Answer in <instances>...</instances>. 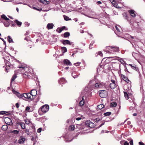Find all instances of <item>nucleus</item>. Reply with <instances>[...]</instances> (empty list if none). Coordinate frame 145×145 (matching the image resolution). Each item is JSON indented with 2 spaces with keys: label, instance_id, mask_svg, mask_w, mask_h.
Returning <instances> with one entry per match:
<instances>
[{
  "label": "nucleus",
  "instance_id": "1",
  "mask_svg": "<svg viewBox=\"0 0 145 145\" xmlns=\"http://www.w3.org/2000/svg\"><path fill=\"white\" fill-rule=\"evenodd\" d=\"M105 51L108 53L110 54L111 53L110 51L115 52H119V49L118 47L116 46H107Z\"/></svg>",
  "mask_w": 145,
  "mask_h": 145
},
{
  "label": "nucleus",
  "instance_id": "2",
  "mask_svg": "<svg viewBox=\"0 0 145 145\" xmlns=\"http://www.w3.org/2000/svg\"><path fill=\"white\" fill-rule=\"evenodd\" d=\"M19 67L20 69L22 68L23 69H25L24 70H25L26 72L22 74V75L24 78H30V77H31L30 75H31V73L29 72H27V71L29 70L27 68H25V67H23L22 66H20Z\"/></svg>",
  "mask_w": 145,
  "mask_h": 145
},
{
  "label": "nucleus",
  "instance_id": "3",
  "mask_svg": "<svg viewBox=\"0 0 145 145\" xmlns=\"http://www.w3.org/2000/svg\"><path fill=\"white\" fill-rule=\"evenodd\" d=\"M99 96L101 98H105L108 95V92L106 90H102L99 91Z\"/></svg>",
  "mask_w": 145,
  "mask_h": 145
},
{
  "label": "nucleus",
  "instance_id": "4",
  "mask_svg": "<svg viewBox=\"0 0 145 145\" xmlns=\"http://www.w3.org/2000/svg\"><path fill=\"white\" fill-rule=\"evenodd\" d=\"M86 125L91 128H94L95 126V124L90 121H87L85 122Z\"/></svg>",
  "mask_w": 145,
  "mask_h": 145
},
{
  "label": "nucleus",
  "instance_id": "5",
  "mask_svg": "<svg viewBox=\"0 0 145 145\" xmlns=\"http://www.w3.org/2000/svg\"><path fill=\"white\" fill-rule=\"evenodd\" d=\"M42 111L44 113L47 112L49 109V106L45 105L43 106L41 108Z\"/></svg>",
  "mask_w": 145,
  "mask_h": 145
},
{
  "label": "nucleus",
  "instance_id": "6",
  "mask_svg": "<svg viewBox=\"0 0 145 145\" xmlns=\"http://www.w3.org/2000/svg\"><path fill=\"white\" fill-rule=\"evenodd\" d=\"M112 83L110 84V88L112 89H114L116 86V84L115 83V81L114 80H111Z\"/></svg>",
  "mask_w": 145,
  "mask_h": 145
},
{
  "label": "nucleus",
  "instance_id": "7",
  "mask_svg": "<svg viewBox=\"0 0 145 145\" xmlns=\"http://www.w3.org/2000/svg\"><path fill=\"white\" fill-rule=\"evenodd\" d=\"M128 12L132 17H135L136 16V12L133 10H128Z\"/></svg>",
  "mask_w": 145,
  "mask_h": 145
},
{
  "label": "nucleus",
  "instance_id": "8",
  "mask_svg": "<svg viewBox=\"0 0 145 145\" xmlns=\"http://www.w3.org/2000/svg\"><path fill=\"white\" fill-rule=\"evenodd\" d=\"M110 1L114 7L117 8H121L118 6V4L115 2L114 0H110Z\"/></svg>",
  "mask_w": 145,
  "mask_h": 145
},
{
  "label": "nucleus",
  "instance_id": "9",
  "mask_svg": "<svg viewBox=\"0 0 145 145\" xmlns=\"http://www.w3.org/2000/svg\"><path fill=\"white\" fill-rule=\"evenodd\" d=\"M6 120L7 122H6V123L7 125H11L13 124L12 121L10 118H7Z\"/></svg>",
  "mask_w": 145,
  "mask_h": 145
},
{
  "label": "nucleus",
  "instance_id": "10",
  "mask_svg": "<svg viewBox=\"0 0 145 145\" xmlns=\"http://www.w3.org/2000/svg\"><path fill=\"white\" fill-rule=\"evenodd\" d=\"M66 82L65 79L64 78H62L59 80L58 82L60 84H62L66 83Z\"/></svg>",
  "mask_w": 145,
  "mask_h": 145
},
{
  "label": "nucleus",
  "instance_id": "11",
  "mask_svg": "<svg viewBox=\"0 0 145 145\" xmlns=\"http://www.w3.org/2000/svg\"><path fill=\"white\" fill-rule=\"evenodd\" d=\"M25 140V138L21 136L18 140V142L20 144H23Z\"/></svg>",
  "mask_w": 145,
  "mask_h": 145
},
{
  "label": "nucleus",
  "instance_id": "12",
  "mask_svg": "<svg viewBox=\"0 0 145 145\" xmlns=\"http://www.w3.org/2000/svg\"><path fill=\"white\" fill-rule=\"evenodd\" d=\"M30 93H31V95L32 96H36L37 93V92L36 90L35 89H32L31 92H30Z\"/></svg>",
  "mask_w": 145,
  "mask_h": 145
},
{
  "label": "nucleus",
  "instance_id": "13",
  "mask_svg": "<svg viewBox=\"0 0 145 145\" xmlns=\"http://www.w3.org/2000/svg\"><path fill=\"white\" fill-rule=\"evenodd\" d=\"M62 43L64 45L66 44L71 45V42L67 40H63L62 42Z\"/></svg>",
  "mask_w": 145,
  "mask_h": 145
},
{
  "label": "nucleus",
  "instance_id": "14",
  "mask_svg": "<svg viewBox=\"0 0 145 145\" xmlns=\"http://www.w3.org/2000/svg\"><path fill=\"white\" fill-rule=\"evenodd\" d=\"M54 26V24L52 23H48L47 26V28L48 29H52Z\"/></svg>",
  "mask_w": 145,
  "mask_h": 145
},
{
  "label": "nucleus",
  "instance_id": "15",
  "mask_svg": "<svg viewBox=\"0 0 145 145\" xmlns=\"http://www.w3.org/2000/svg\"><path fill=\"white\" fill-rule=\"evenodd\" d=\"M85 103V101L84 98V96H83L82 99L81 100L79 103V105L80 106H83Z\"/></svg>",
  "mask_w": 145,
  "mask_h": 145
},
{
  "label": "nucleus",
  "instance_id": "16",
  "mask_svg": "<svg viewBox=\"0 0 145 145\" xmlns=\"http://www.w3.org/2000/svg\"><path fill=\"white\" fill-rule=\"evenodd\" d=\"M64 64H66L67 65H71V63L70 61L67 59H65L64 60Z\"/></svg>",
  "mask_w": 145,
  "mask_h": 145
},
{
  "label": "nucleus",
  "instance_id": "17",
  "mask_svg": "<svg viewBox=\"0 0 145 145\" xmlns=\"http://www.w3.org/2000/svg\"><path fill=\"white\" fill-rule=\"evenodd\" d=\"M121 76L122 79L125 81L127 82V80L128 82L130 81L128 79L127 77L125 76L124 75L122 74H121Z\"/></svg>",
  "mask_w": 145,
  "mask_h": 145
},
{
  "label": "nucleus",
  "instance_id": "18",
  "mask_svg": "<svg viewBox=\"0 0 145 145\" xmlns=\"http://www.w3.org/2000/svg\"><path fill=\"white\" fill-rule=\"evenodd\" d=\"M18 124L20 125L22 129H25V123L22 122H19Z\"/></svg>",
  "mask_w": 145,
  "mask_h": 145
},
{
  "label": "nucleus",
  "instance_id": "19",
  "mask_svg": "<svg viewBox=\"0 0 145 145\" xmlns=\"http://www.w3.org/2000/svg\"><path fill=\"white\" fill-rule=\"evenodd\" d=\"M14 22L18 25L19 27H20L22 24V22H20L17 20H14Z\"/></svg>",
  "mask_w": 145,
  "mask_h": 145
},
{
  "label": "nucleus",
  "instance_id": "20",
  "mask_svg": "<svg viewBox=\"0 0 145 145\" xmlns=\"http://www.w3.org/2000/svg\"><path fill=\"white\" fill-rule=\"evenodd\" d=\"M8 128V127L7 125H3L2 127V130L4 131H6Z\"/></svg>",
  "mask_w": 145,
  "mask_h": 145
},
{
  "label": "nucleus",
  "instance_id": "21",
  "mask_svg": "<svg viewBox=\"0 0 145 145\" xmlns=\"http://www.w3.org/2000/svg\"><path fill=\"white\" fill-rule=\"evenodd\" d=\"M27 99H33V96H32L31 93H27Z\"/></svg>",
  "mask_w": 145,
  "mask_h": 145
},
{
  "label": "nucleus",
  "instance_id": "22",
  "mask_svg": "<svg viewBox=\"0 0 145 145\" xmlns=\"http://www.w3.org/2000/svg\"><path fill=\"white\" fill-rule=\"evenodd\" d=\"M9 114H10L7 111H0V115H8Z\"/></svg>",
  "mask_w": 145,
  "mask_h": 145
},
{
  "label": "nucleus",
  "instance_id": "23",
  "mask_svg": "<svg viewBox=\"0 0 145 145\" xmlns=\"http://www.w3.org/2000/svg\"><path fill=\"white\" fill-rule=\"evenodd\" d=\"M1 18L5 20L8 21L10 20L9 19L7 18L4 14H3L1 16Z\"/></svg>",
  "mask_w": 145,
  "mask_h": 145
},
{
  "label": "nucleus",
  "instance_id": "24",
  "mask_svg": "<svg viewBox=\"0 0 145 145\" xmlns=\"http://www.w3.org/2000/svg\"><path fill=\"white\" fill-rule=\"evenodd\" d=\"M104 107V105L103 104H101L98 106L97 108L98 109L101 110Z\"/></svg>",
  "mask_w": 145,
  "mask_h": 145
},
{
  "label": "nucleus",
  "instance_id": "25",
  "mask_svg": "<svg viewBox=\"0 0 145 145\" xmlns=\"http://www.w3.org/2000/svg\"><path fill=\"white\" fill-rule=\"evenodd\" d=\"M16 77L17 76L16 74L13 75L11 80V83H12L13 81H14Z\"/></svg>",
  "mask_w": 145,
  "mask_h": 145
},
{
  "label": "nucleus",
  "instance_id": "26",
  "mask_svg": "<svg viewBox=\"0 0 145 145\" xmlns=\"http://www.w3.org/2000/svg\"><path fill=\"white\" fill-rule=\"evenodd\" d=\"M129 65L134 70L137 71L138 69V67H136V65H132L131 64H129Z\"/></svg>",
  "mask_w": 145,
  "mask_h": 145
},
{
  "label": "nucleus",
  "instance_id": "27",
  "mask_svg": "<svg viewBox=\"0 0 145 145\" xmlns=\"http://www.w3.org/2000/svg\"><path fill=\"white\" fill-rule=\"evenodd\" d=\"M62 50V52L63 53H64L66 52L67 51V49L65 47H61V48Z\"/></svg>",
  "mask_w": 145,
  "mask_h": 145
},
{
  "label": "nucleus",
  "instance_id": "28",
  "mask_svg": "<svg viewBox=\"0 0 145 145\" xmlns=\"http://www.w3.org/2000/svg\"><path fill=\"white\" fill-rule=\"evenodd\" d=\"M124 96L126 99L128 100L129 99V95L127 92H124Z\"/></svg>",
  "mask_w": 145,
  "mask_h": 145
},
{
  "label": "nucleus",
  "instance_id": "29",
  "mask_svg": "<svg viewBox=\"0 0 145 145\" xmlns=\"http://www.w3.org/2000/svg\"><path fill=\"white\" fill-rule=\"evenodd\" d=\"M10 133H13L17 135L19 133V131L17 130H14L12 131H10Z\"/></svg>",
  "mask_w": 145,
  "mask_h": 145
},
{
  "label": "nucleus",
  "instance_id": "30",
  "mask_svg": "<svg viewBox=\"0 0 145 145\" xmlns=\"http://www.w3.org/2000/svg\"><path fill=\"white\" fill-rule=\"evenodd\" d=\"M70 35V34L69 32H66L64 34V37L66 38L69 37Z\"/></svg>",
  "mask_w": 145,
  "mask_h": 145
},
{
  "label": "nucleus",
  "instance_id": "31",
  "mask_svg": "<svg viewBox=\"0 0 145 145\" xmlns=\"http://www.w3.org/2000/svg\"><path fill=\"white\" fill-rule=\"evenodd\" d=\"M117 105V103L116 102H112L110 103L111 106L112 107H115Z\"/></svg>",
  "mask_w": 145,
  "mask_h": 145
},
{
  "label": "nucleus",
  "instance_id": "32",
  "mask_svg": "<svg viewBox=\"0 0 145 145\" xmlns=\"http://www.w3.org/2000/svg\"><path fill=\"white\" fill-rule=\"evenodd\" d=\"M64 19L66 21H68L71 20V19L69 18L68 16L64 15Z\"/></svg>",
  "mask_w": 145,
  "mask_h": 145
},
{
  "label": "nucleus",
  "instance_id": "33",
  "mask_svg": "<svg viewBox=\"0 0 145 145\" xmlns=\"http://www.w3.org/2000/svg\"><path fill=\"white\" fill-rule=\"evenodd\" d=\"M4 25L6 27H8L9 26L10 24L7 21H6L4 22Z\"/></svg>",
  "mask_w": 145,
  "mask_h": 145
},
{
  "label": "nucleus",
  "instance_id": "34",
  "mask_svg": "<svg viewBox=\"0 0 145 145\" xmlns=\"http://www.w3.org/2000/svg\"><path fill=\"white\" fill-rule=\"evenodd\" d=\"M8 41L9 43L13 42L12 39L9 36L8 37Z\"/></svg>",
  "mask_w": 145,
  "mask_h": 145
},
{
  "label": "nucleus",
  "instance_id": "35",
  "mask_svg": "<svg viewBox=\"0 0 145 145\" xmlns=\"http://www.w3.org/2000/svg\"><path fill=\"white\" fill-rule=\"evenodd\" d=\"M16 95L17 97H19L20 98H23V94H21L18 93L16 94Z\"/></svg>",
  "mask_w": 145,
  "mask_h": 145
},
{
  "label": "nucleus",
  "instance_id": "36",
  "mask_svg": "<svg viewBox=\"0 0 145 145\" xmlns=\"http://www.w3.org/2000/svg\"><path fill=\"white\" fill-rule=\"evenodd\" d=\"M111 114V112H108L104 113V115L105 116H108L110 115Z\"/></svg>",
  "mask_w": 145,
  "mask_h": 145
},
{
  "label": "nucleus",
  "instance_id": "37",
  "mask_svg": "<svg viewBox=\"0 0 145 145\" xmlns=\"http://www.w3.org/2000/svg\"><path fill=\"white\" fill-rule=\"evenodd\" d=\"M94 42H92L89 45V49H91L92 48V46H93V44H94Z\"/></svg>",
  "mask_w": 145,
  "mask_h": 145
},
{
  "label": "nucleus",
  "instance_id": "38",
  "mask_svg": "<svg viewBox=\"0 0 145 145\" xmlns=\"http://www.w3.org/2000/svg\"><path fill=\"white\" fill-rule=\"evenodd\" d=\"M33 8L39 11H41L42 9L41 8L38 7L37 8L35 7H33Z\"/></svg>",
  "mask_w": 145,
  "mask_h": 145
},
{
  "label": "nucleus",
  "instance_id": "39",
  "mask_svg": "<svg viewBox=\"0 0 145 145\" xmlns=\"http://www.w3.org/2000/svg\"><path fill=\"white\" fill-rule=\"evenodd\" d=\"M101 86V84L99 83H96L95 85V87L97 88H98L99 87Z\"/></svg>",
  "mask_w": 145,
  "mask_h": 145
},
{
  "label": "nucleus",
  "instance_id": "40",
  "mask_svg": "<svg viewBox=\"0 0 145 145\" xmlns=\"http://www.w3.org/2000/svg\"><path fill=\"white\" fill-rule=\"evenodd\" d=\"M56 31L57 32L59 33H60L62 31L61 28L59 27L58 28Z\"/></svg>",
  "mask_w": 145,
  "mask_h": 145
},
{
  "label": "nucleus",
  "instance_id": "41",
  "mask_svg": "<svg viewBox=\"0 0 145 145\" xmlns=\"http://www.w3.org/2000/svg\"><path fill=\"white\" fill-rule=\"evenodd\" d=\"M123 17H124V18L126 19H127V14L126 13H124L123 14Z\"/></svg>",
  "mask_w": 145,
  "mask_h": 145
},
{
  "label": "nucleus",
  "instance_id": "42",
  "mask_svg": "<svg viewBox=\"0 0 145 145\" xmlns=\"http://www.w3.org/2000/svg\"><path fill=\"white\" fill-rule=\"evenodd\" d=\"M27 93H24L23 94V97H24L25 98L27 99Z\"/></svg>",
  "mask_w": 145,
  "mask_h": 145
},
{
  "label": "nucleus",
  "instance_id": "43",
  "mask_svg": "<svg viewBox=\"0 0 145 145\" xmlns=\"http://www.w3.org/2000/svg\"><path fill=\"white\" fill-rule=\"evenodd\" d=\"M49 2L48 1H47L46 0H44V1H43V2L42 3L44 4H49Z\"/></svg>",
  "mask_w": 145,
  "mask_h": 145
},
{
  "label": "nucleus",
  "instance_id": "44",
  "mask_svg": "<svg viewBox=\"0 0 145 145\" xmlns=\"http://www.w3.org/2000/svg\"><path fill=\"white\" fill-rule=\"evenodd\" d=\"M101 120L100 118H97L96 119H95V121L96 122H98L99 121H100Z\"/></svg>",
  "mask_w": 145,
  "mask_h": 145
},
{
  "label": "nucleus",
  "instance_id": "45",
  "mask_svg": "<svg viewBox=\"0 0 145 145\" xmlns=\"http://www.w3.org/2000/svg\"><path fill=\"white\" fill-rule=\"evenodd\" d=\"M30 108H29V106H27L26 107L25 110L26 111H27L28 112H30Z\"/></svg>",
  "mask_w": 145,
  "mask_h": 145
},
{
  "label": "nucleus",
  "instance_id": "46",
  "mask_svg": "<svg viewBox=\"0 0 145 145\" xmlns=\"http://www.w3.org/2000/svg\"><path fill=\"white\" fill-rule=\"evenodd\" d=\"M25 123L26 124L28 125L30 123V121L29 120H27L25 121Z\"/></svg>",
  "mask_w": 145,
  "mask_h": 145
},
{
  "label": "nucleus",
  "instance_id": "47",
  "mask_svg": "<svg viewBox=\"0 0 145 145\" xmlns=\"http://www.w3.org/2000/svg\"><path fill=\"white\" fill-rule=\"evenodd\" d=\"M98 54L101 56H103V53L101 51H99L98 52Z\"/></svg>",
  "mask_w": 145,
  "mask_h": 145
},
{
  "label": "nucleus",
  "instance_id": "48",
  "mask_svg": "<svg viewBox=\"0 0 145 145\" xmlns=\"http://www.w3.org/2000/svg\"><path fill=\"white\" fill-rule=\"evenodd\" d=\"M12 92L14 93L16 95L17 94V93H18V92H17L16 91H15L14 89H13L12 90Z\"/></svg>",
  "mask_w": 145,
  "mask_h": 145
},
{
  "label": "nucleus",
  "instance_id": "49",
  "mask_svg": "<svg viewBox=\"0 0 145 145\" xmlns=\"http://www.w3.org/2000/svg\"><path fill=\"white\" fill-rule=\"evenodd\" d=\"M41 131H42V129H41V128H39L38 129L37 131L38 133H39L41 132Z\"/></svg>",
  "mask_w": 145,
  "mask_h": 145
},
{
  "label": "nucleus",
  "instance_id": "50",
  "mask_svg": "<svg viewBox=\"0 0 145 145\" xmlns=\"http://www.w3.org/2000/svg\"><path fill=\"white\" fill-rule=\"evenodd\" d=\"M25 133H26L28 135H29V129H26L25 130Z\"/></svg>",
  "mask_w": 145,
  "mask_h": 145
},
{
  "label": "nucleus",
  "instance_id": "51",
  "mask_svg": "<svg viewBox=\"0 0 145 145\" xmlns=\"http://www.w3.org/2000/svg\"><path fill=\"white\" fill-rule=\"evenodd\" d=\"M79 63L77 62V63H76L74 64V65H76V66H78L79 65L80 63Z\"/></svg>",
  "mask_w": 145,
  "mask_h": 145
},
{
  "label": "nucleus",
  "instance_id": "52",
  "mask_svg": "<svg viewBox=\"0 0 145 145\" xmlns=\"http://www.w3.org/2000/svg\"><path fill=\"white\" fill-rule=\"evenodd\" d=\"M71 129V130H73L74 129V126L72 125L70 127Z\"/></svg>",
  "mask_w": 145,
  "mask_h": 145
},
{
  "label": "nucleus",
  "instance_id": "53",
  "mask_svg": "<svg viewBox=\"0 0 145 145\" xmlns=\"http://www.w3.org/2000/svg\"><path fill=\"white\" fill-rule=\"evenodd\" d=\"M130 145H133V141L132 140H130L129 142Z\"/></svg>",
  "mask_w": 145,
  "mask_h": 145
},
{
  "label": "nucleus",
  "instance_id": "54",
  "mask_svg": "<svg viewBox=\"0 0 145 145\" xmlns=\"http://www.w3.org/2000/svg\"><path fill=\"white\" fill-rule=\"evenodd\" d=\"M139 145H145L142 142H139Z\"/></svg>",
  "mask_w": 145,
  "mask_h": 145
},
{
  "label": "nucleus",
  "instance_id": "55",
  "mask_svg": "<svg viewBox=\"0 0 145 145\" xmlns=\"http://www.w3.org/2000/svg\"><path fill=\"white\" fill-rule=\"evenodd\" d=\"M16 106L17 108H18L19 107V104L18 103H16Z\"/></svg>",
  "mask_w": 145,
  "mask_h": 145
},
{
  "label": "nucleus",
  "instance_id": "56",
  "mask_svg": "<svg viewBox=\"0 0 145 145\" xmlns=\"http://www.w3.org/2000/svg\"><path fill=\"white\" fill-rule=\"evenodd\" d=\"M62 31L64 29H65L66 28V27L65 26H63L61 28Z\"/></svg>",
  "mask_w": 145,
  "mask_h": 145
},
{
  "label": "nucleus",
  "instance_id": "57",
  "mask_svg": "<svg viewBox=\"0 0 145 145\" xmlns=\"http://www.w3.org/2000/svg\"><path fill=\"white\" fill-rule=\"evenodd\" d=\"M76 120H77V121H79V120H81L82 119V118L80 117H78V118H77L76 119Z\"/></svg>",
  "mask_w": 145,
  "mask_h": 145
},
{
  "label": "nucleus",
  "instance_id": "58",
  "mask_svg": "<svg viewBox=\"0 0 145 145\" xmlns=\"http://www.w3.org/2000/svg\"><path fill=\"white\" fill-rule=\"evenodd\" d=\"M16 24H11V26L15 27L16 26Z\"/></svg>",
  "mask_w": 145,
  "mask_h": 145
},
{
  "label": "nucleus",
  "instance_id": "59",
  "mask_svg": "<svg viewBox=\"0 0 145 145\" xmlns=\"http://www.w3.org/2000/svg\"><path fill=\"white\" fill-rule=\"evenodd\" d=\"M125 71H127V72L129 73V71H128L127 68L126 67L125 68Z\"/></svg>",
  "mask_w": 145,
  "mask_h": 145
},
{
  "label": "nucleus",
  "instance_id": "60",
  "mask_svg": "<svg viewBox=\"0 0 145 145\" xmlns=\"http://www.w3.org/2000/svg\"><path fill=\"white\" fill-rule=\"evenodd\" d=\"M115 27L116 28V29L118 31H120V30L119 29H118V27H117V26H115Z\"/></svg>",
  "mask_w": 145,
  "mask_h": 145
},
{
  "label": "nucleus",
  "instance_id": "61",
  "mask_svg": "<svg viewBox=\"0 0 145 145\" xmlns=\"http://www.w3.org/2000/svg\"><path fill=\"white\" fill-rule=\"evenodd\" d=\"M97 3L98 4H102L101 2V1H98L97 2Z\"/></svg>",
  "mask_w": 145,
  "mask_h": 145
},
{
  "label": "nucleus",
  "instance_id": "62",
  "mask_svg": "<svg viewBox=\"0 0 145 145\" xmlns=\"http://www.w3.org/2000/svg\"><path fill=\"white\" fill-rule=\"evenodd\" d=\"M44 0H38V1L39 2L42 3H43V1H44Z\"/></svg>",
  "mask_w": 145,
  "mask_h": 145
},
{
  "label": "nucleus",
  "instance_id": "63",
  "mask_svg": "<svg viewBox=\"0 0 145 145\" xmlns=\"http://www.w3.org/2000/svg\"><path fill=\"white\" fill-rule=\"evenodd\" d=\"M104 123H102L100 125H99V127H101L103 125H104Z\"/></svg>",
  "mask_w": 145,
  "mask_h": 145
},
{
  "label": "nucleus",
  "instance_id": "64",
  "mask_svg": "<svg viewBox=\"0 0 145 145\" xmlns=\"http://www.w3.org/2000/svg\"><path fill=\"white\" fill-rule=\"evenodd\" d=\"M131 123V122L129 121H128L127 122V124H128V125H129Z\"/></svg>",
  "mask_w": 145,
  "mask_h": 145
}]
</instances>
